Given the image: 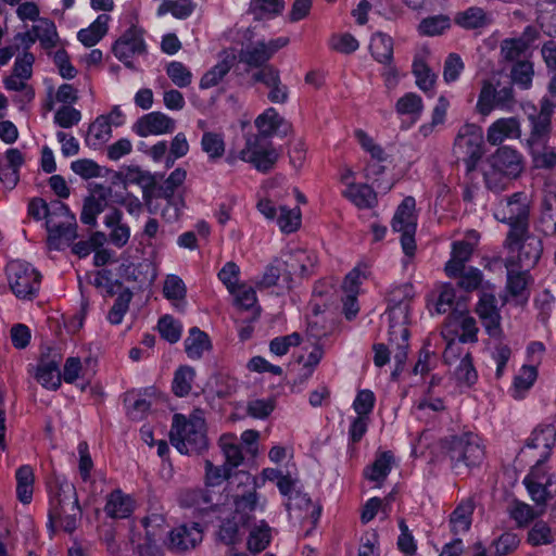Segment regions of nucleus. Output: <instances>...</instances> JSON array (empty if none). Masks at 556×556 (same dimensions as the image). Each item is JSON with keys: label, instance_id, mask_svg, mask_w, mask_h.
<instances>
[{"label": "nucleus", "instance_id": "nucleus-1", "mask_svg": "<svg viewBox=\"0 0 556 556\" xmlns=\"http://www.w3.org/2000/svg\"><path fill=\"white\" fill-rule=\"evenodd\" d=\"M48 518L47 526L52 533L56 527L68 534L77 529L81 520V508L76 489L72 483H58L51 490Z\"/></svg>", "mask_w": 556, "mask_h": 556}, {"label": "nucleus", "instance_id": "nucleus-2", "mask_svg": "<svg viewBox=\"0 0 556 556\" xmlns=\"http://www.w3.org/2000/svg\"><path fill=\"white\" fill-rule=\"evenodd\" d=\"M169 439L181 454L200 453L205 450L207 437L201 412L195 410L188 418L181 414H175Z\"/></svg>", "mask_w": 556, "mask_h": 556}, {"label": "nucleus", "instance_id": "nucleus-3", "mask_svg": "<svg viewBox=\"0 0 556 556\" xmlns=\"http://www.w3.org/2000/svg\"><path fill=\"white\" fill-rule=\"evenodd\" d=\"M530 200L526 192H515L500 200L494 217L509 226L508 244L516 243L529 230Z\"/></svg>", "mask_w": 556, "mask_h": 556}, {"label": "nucleus", "instance_id": "nucleus-4", "mask_svg": "<svg viewBox=\"0 0 556 556\" xmlns=\"http://www.w3.org/2000/svg\"><path fill=\"white\" fill-rule=\"evenodd\" d=\"M49 215L46 220L48 230V244L50 249L61 250L70 245L77 237V223L75 215L68 206L59 200L48 204Z\"/></svg>", "mask_w": 556, "mask_h": 556}, {"label": "nucleus", "instance_id": "nucleus-5", "mask_svg": "<svg viewBox=\"0 0 556 556\" xmlns=\"http://www.w3.org/2000/svg\"><path fill=\"white\" fill-rule=\"evenodd\" d=\"M279 159V153L268 140L260 136H247L244 148L240 151L230 150L226 156L229 165H235L238 160L251 164L261 173H268L274 168Z\"/></svg>", "mask_w": 556, "mask_h": 556}, {"label": "nucleus", "instance_id": "nucleus-6", "mask_svg": "<svg viewBox=\"0 0 556 556\" xmlns=\"http://www.w3.org/2000/svg\"><path fill=\"white\" fill-rule=\"evenodd\" d=\"M443 447L454 469H459L463 466L467 468L479 466L484 458V450L479 438L472 433L445 439Z\"/></svg>", "mask_w": 556, "mask_h": 556}, {"label": "nucleus", "instance_id": "nucleus-7", "mask_svg": "<svg viewBox=\"0 0 556 556\" xmlns=\"http://www.w3.org/2000/svg\"><path fill=\"white\" fill-rule=\"evenodd\" d=\"M7 275L10 289L16 298L31 301L37 296L41 275L31 264L12 261L7 266Z\"/></svg>", "mask_w": 556, "mask_h": 556}, {"label": "nucleus", "instance_id": "nucleus-8", "mask_svg": "<svg viewBox=\"0 0 556 556\" xmlns=\"http://www.w3.org/2000/svg\"><path fill=\"white\" fill-rule=\"evenodd\" d=\"M454 151L464 156L467 172L476 169L483 155V132L481 127L475 124H466L460 127L455 141Z\"/></svg>", "mask_w": 556, "mask_h": 556}, {"label": "nucleus", "instance_id": "nucleus-9", "mask_svg": "<svg viewBox=\"0 0 556 556\" xmlns=\"http://www.w3.org/2000/svg\"><path fill=\"white\" fill-rule=\"evenodd\" d=\"M504 245L509 252H518L517 256H510L506 260H513L515 267L529 271L536 265L543 251L541 240L530 235L529 231L511 245L508 244L507 236Z\"/></svg>", "mask_w": 556, "mask_h": 556}, {"label": "nucleus", "instance_id": "nucleus-10", "mask_svg": "<svg viewBox=\"0 0 556 556\" xmlns=\"http://www.w3.org/2000/svg\"><path fill=\"white\" fill-rule=\"evenodd\" d=\"M186 170L181 168H176L173 170L167 179L160 186L155 187L153 195L160 199H172L175 197L176 189L182 185L186 179ZM139 184H146L143 188V200L149 211L151 210V199L152 192L148 190L149 186L154 185V179L149 174L142 173L140 170L137 172V177L135 178Z\"/></svg>", "mask_w": 556, "mask_h": 556}, {"label": "nucleus", "instance_id": "nucleus-11", "mask_svg": "<svg viewBox=\"0 0 556 556\" xmlns=\"http://www.w3.org/2000/svg\"><path fill=\"white\" fill-rule=\"evenodd\" d=\"M556 104L548 98H543L540 103V111L533 106V113L528 118L531 125L530 136L527 139L528 147L547 142L551 134V118Z\"/></svg>", "mask_w": 556, "mask_h": 556}, {"label": "nucleus", "instance_id": "nucleus-12", "mask_svg": "<svg viewBox=\"0 0 556 556\" xmlns=\"http://www.w3.org/2000/svg\"><path fill=\"white\" fill-rule=\"evenodd\" d=\"M288 38L279 37L269 40L268 42L258 41L242 48L239 52L238 59L241 63L250 67H262L273 58V55L281 48L287 46Z\"/></svg>", "mask_w": 556, "mask_h": 556}, {"label": "nucleus", "instance_id": "nucleus-13", "mask_svg": "<svg viewBox=\"0 0 556 556\" xmlns=\"http://www.w3.org/2000/svg\"><path fill=\"white\" fill-rule=\"evenodd\" d=\"M62 354L53 348H46L37 366L36 379L46 389L58 390L61 386L62 375L60 364Z\"/></svg>", "mask_w": 556, "mask_h": 556}, {"label": "nucleus", "instance_id": "nucleus-14", "mask_svg": "<svg viewBox=\"0 0 556 556\" xmlns=\"http://www.w3.org/2000/svg\"><path fill=\"white\" fill-rule=\"evenodd\" d=\"M114 55L127 67L134 68L131 58L146 53V43L141 28L130 26L113 45Z\"/></svg>", "mask_w": 556, "mask_h": 556}, {"label": "nucleus", "instance_id": "nucleus-15", "mask_svg": "<svg viewBox=\"0 0 556 556\" xmlns=\"http://www.w3.org/2000/svg\"><path fill=\"white\" fill-rule=\"evenodd\" d=\"M414 296L415 291L412 283L406 282L392 287L387 296L389 321L408 323L409 302Z\"/></svg>", "mask_w": 556, "mask_h": 556}, {"label": "nucleus", "instance_id": "nucleus-16", "mask_svg": "<svg viewBox=\"0 0 556 556\" xmlns=\"http://www.w3.org/2000/svg\"><path fill=\"white\" fill-rule=\"evenodd\" d=\"M409 330L407 323L389 321V345L390 353H393L395 368L392 372L396 377L403 371L408 353Z\"/></svg>", "mask_w": 556, "mask_h": 556}, {"label": "nucleus", "instance_id": "nucleus-17", "mask_svg": "<svg viewBox=\"0 0 556 556\" xmlns=\"http://www.w3.org/2000/svg\"><path fill=\"white\" fill-rule=\"evenodd\" d=\"M203 540V530L198 522L174 528L168 534V548L177 554L195 548Z\"/></svg>", "mask_w": 556, "mask_h": 556}, {"label": "nucleus", "instance_id": "nucleus-18", "mask_svg": "<svg viewBox=\"0 0 556 556\" xmlns=\"http://www.w3.org/2000/svg\"><path fill=\"white\" fill-rule=\"evenodd\" d=\"M176 128L174 118L162 112H151L140 118L132 126V130L139 137L170 134Z\"/></svg>", "mask_w": 556, "mask_h": 556}, {"label": "nucleus", "instance_id": "nucleus-19", "mask_svg": "<svg viewBox=\"0 0 556 556\" xmlns=\"http://www.w3.org/2000/svg\"><path fill=\"white\" fill-rule=\"evenodd\" d=\"M112 193L110 187L103 185H96L88 197L85 198L83 210L80 213V220L83 224L96 227L97 217L108 206L109 198Z\"/></svg>", "mask_w": 556, "mask_h": 556}, {"label": "nucleus", "instance_id": "nucleus-20", "mask_svg": "<svg viewBox=\"0 0 556 556\" xmlns=\"http://www.w3.org/2000/svg\"><path fill=\"white\" fill-rule=\"evenodd\" d=\"M231 468L226 464L223 466H214L211 460L205 462V481L206 486L220 485L225 480H229L228 485L231 486L235 482L237 485H251L252 476L247 471H237L231 473Z\"/></svg>", "mask_w": 556, "mask_h": 556}, {"label": "nucleus", "instance_id": "nucleus-21", "mask_svg": "<svg viewBox=\"0 0 556 556\" xmlns=\"http://www.w3.org/2000/svg\"><path fill=\"white\" fill-rule=\"evenodd\" d=\"M254 124L258 132L252 136H260L263 140L274 135L287 136L291 131V125L274 108L265 110L255 118Z\"/></svg>", "mask_w": 556, "mask_h": 556}, {"label": "nucleus", "instance_id": "nucleus-22", "mask_svg": "<svg viewBox=\"0 0 556 556\" xmlns=\"http://www.w3.org/2000/svg\"><path fill=\"white\" fill-rule=\"evenodd\" d=\"M505 267L507 269V291L518 304L527 303L530 295L528 285L531 280L529 270L515 267L513 260H505Z\"/></svg>", "mask_w": 556, "mask_h": 556}, {"label": "nucleus", "instance_id": "nucleus-23", "mask_svg": "<svg viewBox=\"0 0 556 556\" xmlns=\"http://www.w3.org/2000/svg\"><path fill=\"white\" fill-rule=\"evenodd\" d=\"M179 503L184 507H195L202 511L214 510L225 504L224 496L212 492L210 489L185 490L179 495Z\"/></svg>", "mask_w": 556, "mask_h": 556}, {"label": "nucleus", "instance_id": "nucleus-24", "mask_svg": "<svg viewBox=\"0 0 556 556\" xmlns=\"http://www.w3.org/2000/svg\"><path fill=\"white\" fill-rule=\"evenodd\" d=\"M496 303V298L493 294L483 293L476 308L482 325L491 337L501 334V315Z\"/></svg>", "mask_w": 556, "mask_h": 556}, {"label": "nucleus", "instance_id": "nucleus-25", "mask_svg": "<svg viewBox=\"0 0 556 556\" xmlns=\"http://www.w3.org/2000/svg\"><path fill=\"white\" fill-rule=\"evenodd\" d=\"M556 442V429L553 425H544L535 428L530 438L527 440L526 446L539 450V458L536 465L544 463L551 455L552 448Z\"/></svg>", "mask_w": 556, "mask_h": 556}, {"label": "nucleus", "instance_id": "nucleus-26", "mask_svg": "<svg viewBox=\"0 0 556 556\" xmlns=\"http://www.w3.org/2000/svg\"><path fill=\"white\" fill-rule=\"evenodd\" d=\"M489 164L495 167L496 170H502L515 179L523 170V160L521 154L509 147L498 148L491 156Z\"/></svg>", "mask_w": 556, "mask_h": 556}, {"label": "nucleus", "instance_id": "nucleus-27", "mask_svg": "<svg viewBox=\"0 0 556 556\" xmlns=\"http://www.w3.org/2000/svg\"><path fill=\"white\" fill-rule=\"evenodd\" d=\"M520 135V123L517 118H500L488 128L486 140L490 144L497 146L507 138H519Z\"/></svg>", "mask_w": 556, "mask_h": 556}, {"label": "nucleus", "instance_id": "nucleus-28", "mask_svg": "<svg viewBox=\"0 0 556 556\" xmlns=\"http://www.w3.org/2000/svg\"><path fill=\"white\" fill-rule=\"evenodd\" d=\"M317 264V255L313 251L295 250L283 262L289 274L307 277L314 273Z\"/></svg>", "mask_w": 556, "mask_h": 556}, {"label": "nucleus", "instance_id": "nucleus-29", "mask_svg": "<svg viewBox=\"0 0 556 556\" xmlns=\"http://www.w3.org/2000/svg\"><path fill=\"white\" fill-rule=\"evenodd\" d=\"M134 507L132 498L117 489L108 495L104 513L113 519H125L132 514Z\"/></svg>", "mask_w": 556, "mask_h": 556}, {"label": "nucleus", "instance_id": "nucleus-30", "mask_svg": "<svg viewBox=\"0 0 556 556\" xmlns=\"http://www.w3.org/2000/svg\"><path fill=\"white\" fill-rule=\"evenodd\" d=\"M475 507L476 503L472 497H467L458 503L450 515V527L454 534H462L470 529Z\"/></svg>", "mask_w": 556, "mask_h": 556}, {"label": "nucleus", "instance_id": "nucleus-31", "mask_svg": "<svg viewBox=\"0 0 556 556\" xmlns=\"http://www.w3.org/2000/svg\"><path fill=\"white\" fill-rule=\"evenodd\" d=\"M454 22L464 29H479L492 24V14L480 7H470L455 15Z\"/></svg>", "mask_w": 556, "mask_h": 556}, {"label": "nucleus", "instance_id": "nucleus-32", "mask_svg": "<svg viewBox=\"0 0 556 556\" xmlns=\"http://www.w3.org/2000/svg\"><path fill=\"white\" fill-rule=\"evenodd\" d=\"M473 245L467 241H455L452 245L450 261L445 264V273L451 278H456L465 269V264L470 260Z\"/></svg>", "mask_w": 556, "mask_h": 556}, {"label": "nucleus", "instance_id": "nucleus-33", "mask_svg": "<svg viewBox=\"0 0 556 556\" xmlns=\"http://www.w3.org/2000/svg\"><path fill=\"white\" fill-rule=\"evenodd\" d=\"M236 59L237 56L235 53L224 51L222 60L202 76L200 80V88L208 89L218 85L233 66Z\"/></svg>", "mask_w": 556, "mask_h": 556}, {"label": "nucleus", "instance_id": "nucleus-34", "mask_svg": "<svg viewBox=\"0 0 556 556\" xmlns=\"http://www.w3.org/2000/svg\"><path fill=\"white\" fill-rule=\"evenodd\" d=\"M342 195L359 208H370L377 203L375 190L365 184L349 182Z\"/></svg>", "mask_w": 556, "mask_h": 556}, {"label": "nucleus", "instance_id": "nucleus-35", "mask_svg": "<svg viewBox=\"0 0 556 556\" xmlns=\"http://www.w3.org/2000/svg\"><path fill=\"white\" fill-rule=\"evenodd\" d=\"M250 489L242 494L233 495L235 513L233 515L239 518L242 525H247L250 520V514L258 507L257 493L254 486V479L252 484L248 485Z\"/></svg>", "mask_w": 556, "mask_h": 556}, {"label": "nucleus", "instance_id": "nucleus-36", "mask_svg": "<svg viewBox=\"0 0 556 556\" xmlns=\"http://www.w3.org/2000/svg\"><path fill=\"white\" fill-rule=\"evenodd\" d=\"M369 49L374 59L384 65H390L393 60V39L381 31L372 35Z\"/></svg>", "mask_w": 556, "mask_h": 556}, {"label": "nucleus", "instance_id": "nucleus-37", "mask_svg": "<svg viewBox=\"0 0 556 556\" xmlns=\"http://www.w3.org/2000/svg\"><path fill=\"white\" fill-rule=\"evenodd\" d=\"M211 349L208 336L197 327L189 331V336L185 340V351L189 358L199 359L205 351Z\"/></svg>", "mask_w": 556, "mask_h": 556}, {"label": "nucleus", "instance_id": "nucleus-38", "mask_svg": "<svg viewBox=\"0 0 556 556\" xmlns=\"http://www.w3.org/2000/svg\"><path fill=\"white\" fill-rule=\"evenodd\" d=\"M394 462L393 454L390 451L380 453L372 465L365 470V477L379 485L387 479Z\"/></svg>", "mask_w": 556, "mask_h": 556}, {"label": "nucleus", "instance_id": "nucleus-39", "mask_svg": "<svg viewBox=\"0 0 556 556\" xmlns=\"http://www.w3.org/2000/svg\"><path fill=\"white\" fill-rule=\"evenodd\" d=\"M109 21V15H99L88 28L80 29L78 31V40L86 47H92L97 45L106 34Z\"/></svg>", "mask_w": 556, "mask_h": 556}, {"label": "nucleus", "instance_id": "nucleus-40", "mask_svg": "<svg viewBox=\"0 0 556 556\" xmlns=\"http://www.w3.org/2000/svg\"><path fill=\"white\" fill-rule=\"evenodd\" d=\"M16 478V496L23 504H29L33 498L34 491V471L30 466H21L15 473Z\"/></svg>", "mask_w": 556, "mask_h": 556}, {"label": "nucleus", "instance_id": "nucleus-41", "mask_svg": "<svg viewBox=\"0 0 556 556\" xmlns=\"http://www.w3.org/2000/svg\"><path fill=\"white\" fill-rule=\"evenodd\" d=\"M218 445L225 456V464L231 469L237 468L243 462V454L237 437L231 433L223 434Z\"/></svg>", "mask_w": 556, "mask_h": 556}, {"label": "nucleus", "instance_id": "nucleus-42", "mask_svg": "<svg viewBox=\"0 0 556 556\" xmlns=\"http://www.w3.org/2000/svg\"><path fill=\"white\" fill-rule=\"evenodd\" d=\"M415 205L416 202L413 197H406L402 201L392 219L394 231L406 230L408 226H416V218L414 216Z\"/></svg>", "mask_w": 556, "mask_h": 556}, {"label": "nucleus", "instance_id": "nucleus-43", "mask_svg": "<svg viewBox=\"0 0 556 556\" xmlns=\"http://www.w3.org/2000/svg\"><path fill=\"white\" fill-rule=\"evenodd\" d=\"M270 527L262 520L258 526H255L248 538V548L251 553L257 554L264 551L271 540Z\"/></svg>", "mask_w": 556, "mask_h": 556}, {"label": "nucleus", "instance_id": "nucleus-44", "mask_svg": "<svg viewBox=\"0 0 556 556\" xmlns=\"http://www.w3.org/2000/svg\"><path fill=\"white\" fill-rule=\"evenodd\" d=\"M454 378L460 386L471 387L478 380V372L473 366L472 356L466 351L459 364L454 369Z\"/></svg>", "mask_w": 556, "mask_h": 556}, {"label": "nucleus", "instance_id": "nucleus-45", "mask_svg": "<svg viewBox=\"0 0 556 556\" xmlns=\"http://www.w3.org/2000/svg\"><path fill=\"white\" fill-rule=\"evenodd\" d=\"M536 378V365H523L514 379L513 396L517 400L522 399L523 394L533 386Z\"/></svg>", "mask_w": 556, "mask_h": 556}, {"label": "nucleus", "instance_id": "nucleus-46", "mask_svg": "<svg viewBox=\"0 0 556 556\" xmlns=\"http://www.w3.org/2000/svg\"><path fill=\"white\" fill-rule=\"evenodd\" d=\"M195 371L190 366H180L174 374L172 390L175 395L184 397L188 395L192 389Z\"/></svg>", "mask_w": 556, "mask_h": 556}, {"label": "nucleus", "instance_id": "nucleus-47", "mask_svg": "<svg viewBox=\"0 0 556 556\" xmlns=\"http://www.w3.org/2000/svg\"><path fill=\"white\" fill-rule=\"evenodd\" d=\"M395 111L400 115H410L416 121L424 111L422 99L417 93L407 92L396 101Z\"/></svg>", "mask_w": 556, "mask_h": 556}, {"label": "nucleus", "instance_id": "nucleus-48", "mask_svg": "<svg viewBox=\"0 0 556 556\" xmlns=\"http://www.w3.org/2000/svg\"><path fill=\"white\" fill-rule=\"evenodd\" d=\"M533 163L538 168L551 169L556 166V151L547 142L528 147Z\"/></svg>", "mask_w": 556, "mask_h": 556}, {"label": "nucleus", "instance_id": "nucleus-49", "mask_svg": "<svg viewBox=\"0 0 556 556\" xmlns=\"http://www.w3.org/2000/svg\"><path fill=\"white\" fill-rule=\"evenodd\" d=\"M33 31L37 40L45 49H50L56 46L59 36L54 23L47 18H39L37 24L33 26Z\"/></svg>", "mask_w": 556, "mask_h": 556}, {"label": "nucleus", "instance_id": "nucleus-50", "mask_svg": "<svg viewBox=\"0 0 556 556\" xmlns=\"http://www.w3.org/2000/svg\"><path fill=\"white\" fill-rule=\"evenodd\" d=\"M285 9L283 0H252L250 11L256 20L274 17Z\"/></svg>", "mask_w": 556, "mask_h": 556}, {"label": "nucleus", "instance_id": "nucleus-51", "mask_svg": "<svg viewBox=\"0 0 556 556\" xmlns=\"http://www.w3.org/2000/svg\"><path fill=\"white\" fill-rule=\"evenodd\" d=\"M533 75V65L529 61H517L510 70L511 83L523 90L531 88Z\"/></svg>", "mask_w": 556, "mask_h": 556}, {"label": "nucleus", "instance_id": "nucleus-52", "mask_svg": "<svg viewBox=\"0 0 556 556\" xmlns=\"http://www.w3.org/2000/svg\"><path fill=\"white\" fill-rule=\"evenodd\" d=\"M483 178L486 189L494 193H500L506 190L511 180L515 179L502 170H496V168L490 164L483 174Z\"/></svg>", "mask_w": 556, "mask_h": 556}, {"label": "nucleus", "instance_id": "nucleus-53", "mask_svg": "<svg viewBox=\"0 0 556 556\" xmlns=\"http://www.w3.org/2000/svg\"><path fill=\"white\" fill-rule=\"evenodd\" d=\"M201 147L211 161L220 159L225 153V142L220 134L204 132L201 139Z\"/></svg>", "mask_w": 556, "mask_h": 556}, {"label": "nucleus", "instance_id": "nucleus-54", "mask_svg": "<svg viewBox=\"0 0 556 556\" xmlns=\"http://www.w3.org/2000/svg\"><path fill=\"white\" fill-rule=\"evenodd\" d=\"M509 517L516 522L518 528H525L530 521L538 517V513L530 505L514 501L508 508Z\"/></svg>", "mask_w": 556, "mask_h": 556}, {"label": "nucleus", "instance_id": "nucleus-55", "mask_svg": "<svg viewBox=\"0 0 556 556\" xmlns=\"http://www.w3.org/2000/svg\"><path fill=\"white\" fill-rule=\"evenodd\" d=\"M494 109H497L496 88L491 81L485 80L479 93L477 110L482 115H489Z\"/></svg>", "mask_w": 556, "mask_h": 556}, {"label": "nucleus", "instance_id": "nucleus-56", "mask_svg": "<svg viewBox=\"0 0 556 556\" xmlns=\"http://www.w3.org/2000/svg\"><path fill=\"white\" fill-rule=\"evenodd\" d=\"M554 540V535L549 526L543 521L538 520L533 523L528 532L527 542L532 546L547 545Z\"/></svg>", "mask_w": 556, "mask_h": 556}, {"label": "nucleus", "instance_id": "nucleus-57", "mask_svg": "<svg viewBox=\"0 0 556 556\" xmlns=\"http://www.w3.org/2000/svg\"><path fill=\"white\" fill-rule=\"evenodd\" d=\"M450 26L448 16L440 14L424 18L418 26V30L425 36H438L450 28Z\"/></svg>", "mask_w": 556, "mask_h": 556}, {"label": "nucleus", "instance_id": "nucleus-58", "mask_svg": "<svg viewBox=\"0 0 556 556\" xmlns=\"http://www.w3.org/2000/svg\"><path fill=\"white\" fill-rule=\"evenodd\" d=\"M229 292L233 295L236 305L242 309H252L257 304L255 290L247 283H239Z\"/></svg>", "mask_w": 556, "mask_h": 556}, {"label": "nucleus", "instance_id": "nucleus-59", "mask_svg": "<svg viewBox=\"0 0 556 556\" xmlns=\"http://www.w3.org/2000/svg\"><path fill=\"white\" fill-rule=\"evenodd\" d=\"M540 222L546 233L556 232V195L544 198Z\"/></svg>", "mask_w": 556, "mask_h": 556}, {"label": "nucleus", "instance_id": "nucleus-60", "mask_svg": "<svg viewBox=\"0 0 556 556\" xmlns=\"http://www.w3.org/2000/svg\"><path fill=\"white\" fill-rule=\"evenodd\" d=\"M166 74L179 88L188 87L192 81V73L181 62L172 61L166 65Z\"/></svg>", "mask_w": 556, "mask_h": 556}, {"label": "nucleus", "instance_id": "nucleus-61", "mask_svg": "<svg viewBox=\"0 0 556 556\" xmlns=\"http://www.w3.org/2000/svg\"><path fill=\"white\" fill-rule=\"evenodd\" d=\"M528 49L523 38H507L501 42V55L505 61H517Z\"/></svg>", "mask_w": 556, "mask_h": 556}, {"label": "nucleus", "instance_id": "nucleus-62", "mask_svg": "<svg viewBox=\"0 0 556 556\" xmlns=\"http://www.w3.org/2000/svg\"><path fill=\"white\" fill-rule=\"evenodd\" d=\"M193 4L190 0H165L159 8V15L172 13L176 18H187L193 12Z\"/></svg>", "mask_w": 556, "mask_h": 556}, {"label": "nucleus", "instance_id": "nucleus-63", "mask_svg": "<svg viewBox=\"0 0 556 556\" xmlns=\"http://www.w3.org/2000/svg\"><path fill=\"white\" fill-rule=\"evenodd\" d=\"M132 299V292L129 289H124L116 298L113 306L111 307L108 319L113 325L122 323L124 315L129 308V303Z\"/></svg>", "mask_w": 556, "mask_h": 556}, {"label": "nucleus", "instance_id": "nucleus-64", "mask_svg": "<svg viewBox=\"0 0 556 556\" xmlns=\"http://www.w3.org/2000/svg\"><path fill=\"white\" fill-rule=\"evenodd\" d=\"M520 544L518 534L506 531L493 541L492 546L495 548L494 556H506L511 554Z\"/></svg>", "mask_w": 556, "mask_h": 556}]
</instances>
